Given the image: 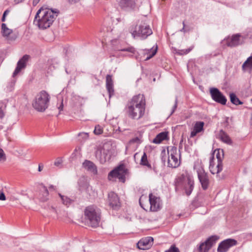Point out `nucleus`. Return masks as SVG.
I'll use <instances>...</instances> for the list:
<instances>
[{
    "mask_svg": "<svg viewBox=\"0 0 252 252\" xmlns=\"http://www.w3.org/2000/svg\"><path fill=\"white\" fill-rule=\"evenodd\" d=\"M146 100L143 94H139L133 96L128 102L126 109L128 116L132 119L138 120L145 113Z\"/></svg>",
    "mask_w": 252,
    "mask_h": 252,
    "instance_id": "obj_1",
    "label": "nucleus"
},
{
    "mask_svg": "<svg viewBox=\"0 0 252 252\" xmlns=\"http://www.w3.org/2000/svg\"><path fill=\"white\" fill-rule=\"evenodd\" d=\"M59 11L52 9L41 7L37 12L34 23L41 29H45L50 27L57 17Z\"/></svg>",
    "mask_w": 252,
    "mask_h": 252,
    "instance_id": "obj_2",
    "label": "nucleus"
},
{
    "mask_svg": "<svg viewBox=\"0 0 252 252\" xmlns=\"http://www.w3.org/2000/svg\"><path fill=\"white\" fill-rule=\"evenodd\" d=\"M85 219L88 224L91 227L98 226L100 220V212L96 207L90 206L87 207L84 212Z\"/></svg>",
    "mask_w": 252,
    "mask_h": 252,
    "instance_id": "obj_3",
    "label": "nucleus"
},
{
    "mask_svg": "<svg viewBox=\"0 0 252 252\" xmlns=\"http://www.w3.org/2000/svg\"><path fill=\"white\" fill-rule=\"evenodd\" d=\"M50 100V95L46 91H41L33 99L32 107L37 111L44 112L48 107Z\"/></svg>",
    "mask_w": 252,
    "mask_h": 252,
    "instance_id": "obj_4",
    "label": "nucleus"
},
{
    "mask_svg": "<svg viewBox=\"0 0 252 252\" xmlns=\"http://www.w3.org/2000/svg\"><path fill=\"white\" fill-rule=\"evenodd\" d=\"M29 55H24L17 63V66L13 73L12 78L11 80L8 83L6 88V91L11 92L14 89V86L16 83V79L14 78L15 76L17 75L21 70L25 68L26 66L27 63L29 59Z\"/></svg>",
    "mask_w": 252,
    "mask_h": 252,
    "instance_id": "obj_5",
    "label": "nucleus"
},
{
    "mask_svg": "<svg viewBox=\"0 0 252 252\" xmlns=\"http://www.w3.org/2000/svg\"><path fill=\"white\" fill-rule=\"evenodd\" d=\"M194 184L192 177L188 174H182L178 177L175 181L176 189H193Z\"/></svg>",
    "mask_w": 252,
    "mask_h": 252,
    "instance_id": "obj_6",
    "label": "nucleus"
},
{
    "mask_svg": "<svg viewBox=\"0 0 252 252\" xmlns=\"http://www.w3.org/2000/svg\"><path fill=\"white\" fill-rule=\"evenodd\" d=\"M177 147L173 146L167 150L168 159L167 166L171 168H177L181 163L180 154Z\"/></svg>",
    "mask_w": 252,
    "mask_h": 252,
    "instance_id": "obj_7",
    "label": "nucleus"
},
{
    "mask_svg": "<svg viewBox=\"0 0 252 252\" xmlns=\"http://www.w3.org/2000/svg\"><path fill=\"white\" fill-rule=\"evenodd\" d=\"M128 174V169L124 164H121L109 172L108 178L111 180L113 178H118L120 182L125 183L126 176Z\"/></svg>",
    "mask_w": 252,
    "mask_h": 252,
    "instance_id": "obj_8",
    "label": "nucleus"
},
{
    "mask_svg": "<svg viewBox=\"0 0 252 252\" xmlns=\"http://www.w3.org/2000/svg\"><path fill=\"white\" fill-rule=\"evenodd\" d=\"M152 33V30L150 26L144 23L135 27V30L132 32V35L134 38L139 37L142 39H145Z\"/></svg>",
    "mask_w": 252,
    "mask_h": 252,
    "instance_id": "obj_9",
    "label": "nucleus"
},
{
    "mask_svg": "<svg viewBox=\"0 0 252 252\" xmlns=\"http://www.w3.org/2000/svg\"><path fill=\"white\" fill-rule=\"evenodd\" d=\"M112 151L109 146H104L103 148H98L95 152L96 158L100 163L103 164L107 160H109L111 157Z\"/></svg>",
    "mask_w": 252,
    "mask_h": 252,
    "instance_id": "obj_10",
    "label": "nucleus"
},
{
    "mask_svg": "<svg viewBox=\"0 0 252 252\" xmlns=\"http://www.w3.org/2000/svg\"><path fill=\"white\" fill-rule=\"evenodd\" d=\"M210 92L213 100L222 105L226 104L227 99L218 89L216 88H211Z\"/></svg>",
    "mask_w": 252,
    "mask_h": 252,
    "instance_id": "obj_11",
    "label": "nucleus"
},
{
    "mask_svg": "<svg viewBox=\"0 0 252 252\" xmlns=\"http://www.w3.org/2000/svg\"><path fill=\"white\" fill-rule=\"evenodd\" d=\"M149 197L150 204V211L157 212L161 208L162 206V203L160 198L153 193H150Z\"/></svg>",
    "mask_w": 252,
    "mask_h": 252,
    "instance_id": "obj_12",
    "label": "nucleus"
},
{
    "mask_svg": "<svg viewBox=\"0 0 252 252\" xmlns=\"http://www.w3.org/2000/svg\"><path fill=\"white\" fill-rule=\"evenodd\" d=\"M108 203L109 206L113 209L117 210L121 207V203L118 195L113 191L108 193Z\"/></svg>",
    "mask_w": 252,
    "mask_h": 252,
    "instance_id": "obj_13",
    "label": "nucleus"
},
{
    "mask_svg": "<svg viewBox=\"0 0 252 252\" xmlns=\"http://www.w3.org/2000/svg\"><path fill=\"white\" fill-rule=\"evenodd\" d=\"M237 241L233 239H227L221 242L218 247V252H226L230 248L236 245Z\"/></svg>",
    "mask_w": 252,
    "mask_h": 252,
    "instance_id": "obj_14",
    "label": "nucleus"
},
{
    "mask_svg": "<svg viewBox=\"0 0 252 252\" xmlns=\"http://www.w3.org/2000/svg\"><path fill=\"white\" fill-rule=\"evenodd\" d=\"M154 242L152 237H146L140 239L137 243V248L140 250H145L150 249Z\"/></svg>",
    "mask_w": 252,
    "mask_h": 252,
    "instance_id": "obj_15",
    "label": "nucleus"
},
{
    "mask_svg": "<svg viewBox=\"0 0 252 252\" xmlns=\"http://www.w3.org/2000/svg\"><path fill=\"white\" fill-rule=\"evenodd\" d=\"M241 35L236 34L232 35L231 37H228L223 40V42L227 46L234 47L242 43L240 40Z\"/></svg>",
    "mask_w": 252,
    "mask_h": 252,
    "instance_id": "obj_16",
    "label": "nucleus"
},
{
    "mask_svg": "<svg viewBox=\"0 0 252 252\" xmlns=\"http://www.w3.org/2000/svg\"><path fill=\"white\" fill-rule=\"evenodd\" d=\"M214 157L213 155L210 158L209 169L212 174H218L222 170V162L218 163L216 166H215Z\"/></svg>",
    "mask_w": 252,
    "mask_h": 252,
    "instance_id": "obj_17",
    "label": "nucleus"
},
{
    "mask_svg": "<svg viewBox=\"0 0 252 252\" xmlns=\"http://www.w3.org/2000/svg\"><path fill=\"white\" fill-rule=\"evenodd\" d=\"M82 167L94 175L97 174L96 166L92 161L89 160H85L83 162Z\"/></svg>",
    "mask_w": 252,
    "mask_h": 252,
    "instance_id": "obj_18",
    "label": "nucleus"
},
{
    "mask_svg": "<svg viewBox=\"0 0 252 252\" xmlns=\"http://www.w3.org/2000/svg\"><path fill=\"white\" fill-rule=\"evenodd\" d=\"M119 6L123 9H133L135 6V0H118Z\"/></svg>",
    "mask_w": 252,
    "mask_h": 252,
    "instance_id": "obj_19",
    "label": "nucleus"
},
{
    "mask_svg": "<svg viewBox=\"0 0 252 252\" xmlns=\"http://www.w3.org/2000/svg\"><path fill=\"white\" fill-rule=\"evenodd\" d=\"M204 123L201 121H197L196 122L192 130L190 132V137L191 138L194 137L196 134L198 133H200L202 131H204Z\"/></svg>",
    "mask_w": 252,
    "mask_h": 252,
    "instance_id": "obj_20",
    "label": "nucleus"
},
{
    "mask_svg": "<svg viewBox=\"0 0 252 252\" xmlns=\"http://www.w3.org/2000/svg\"><path fill=\"white\" fill-rule=\"evenodd\" d=\"M219 239V237L216 235H213L208 238L205 242L201 244V249L204 245H206L205 250H209L213 245L217 242V240Z\"/></svg>",
    "mask_w": 252,
    "mask_h": 252,
    "instance_id": "obj_21",
    "label": "nucleus"
},
{
    "mask_svg": "<svg viewBox=\"0 0 252 252\" xmlns=\"http://www.w3.org/2000/svg\"><path fill=\"white\" fill-rule=\"evenodd\" d=\"M106 87L109 93V97H111L114 94L113 81L112 76L107 75L106 77Z\"/></svg>",
    "mask_w": 252,
    "mask_h": 252,
    "instance_id": "obj_22",
    "label": "nucleus"
},
{
    "mask_svg": "<svg viewBox=\"0 0 252 252\" xmlns=\"http://www.w3.org/2000/svg\"><path fill=\"white\" fill-rule=\"evenodd\" d=\"M197 175L203 189H207L209 184V179L207 174L204 172Z\"/></svg>",
    "mask_w": 252,
    "mask_h": 252,
    "instance_id": "obj_23",
    "label": "nucleus"
},
{
    "mask_svg": "<svg viewBox=\"0 0 252 252\" xmlns=\"http://www.w3.org/2000/svg\"><path fill=\"white\" fill-rule=\"evenodd\" d=\"M219 136L220 140L225 143L231 144L232 141L229 136L222 130H220Z\"/></svg>",
    "mask_w": 252,
    "mask_h": 252,
    "instance_id": "obj_24",
    "label": "nucleus"
},
{
    "mask_svg": "<svg viewBox=\"0 0 252 252\" xmlns=\"http://www.w3.org/2000/svg\"><path fill=\"white\" fill-rule=\"evenodd\" d=\"M167 137V133L166 132H160L157 135L156 138L153 140V142L156 144H159L161 141L165 140Z\"/></svg>",
    "mask_w": 252,
    "mask_h": 252,
    "instance_id": "obj_25",
    "label": "nucleus"
},
{
    "mask_svg": "<svg viewBox=\"0 0 252 252\" xmlns=\"http://www.w3.org/2000/svg\"><path fill=\"white\" fill-rule=\"evenodd\" d=\"M193 168L196 170L197 175L199 174L200 173L205 172L204 168L202 165L201 161L199 160L194 162Z\"/></svg>",
    "mask_w": 252,
    "mask_h": 252,
    "instance_id": "obj_26",
    "label": "nucleus"
},
{
    "mask_svg": "<svg viewBox=\"0 0 252 252\" xmlns=\"http://www.w3.org/2000/svg\"><path fill=\"white\" fill-rule=\"evenodd\" d=\"M49 192L48 190H40L38 198L43 202L46 201L48 199Z\"/></svg>",
    "mask_w": 252,
    "mask_h": 252,
    "instance_id": "obj_27",
    "label": "nucleus"
},
{
    "mask_svg": "<svg viewBox=\"0 0 252 252\" xmlns=\"http://www.w3.org/2000/svg\"><path fill=\"white\" fill-rule=\"evenodd\" d=\"M242 67L243 70H246L247 68H252V55L243 63Z\"/></svg>",
    "mask_w": 252,
    "mask_h": 252,
    "instance_id": "obj_28",
    "label": "nucleus"
},
{
    "mask_svg": "<svg viewBox=\"0 0 252 252\" xmlns=\"http://www.w3.org/2000/svg\"><path fill=\"white\" fill-rule=\"evenodd\" d=\"M12 32V30L8 28L5 24L1 25V33L3 36L7 37Z\"/></svg>",
    "mask_w": 252,
    "mask_h": 252,
    "instance_id": "obj_29",
    "label": "nucleus"
},
{
    "mask_svg": "<svg viewBox=\"0 0 252 252\" xmlns=\"http://www.w3.org/2000/svg\"><path fill=\"white\" fill-rule=\"evenodd\" d=\"M140 164L144 166H146L148 167L149 168H152L151 165L149 163L148 161L147 154L145 152L144 153L143 156L141 157V159L140 160Z\"/></svg>",
    "mask_w": 252,
    "mask_h": 252,
    "instance_id": "obj_30",
    "label": "nucleus"
},
{
    "mask_svg": "<svg viewBox=\"0 0 252 252\" xmlns=\"http://www.w3.org/2000/svg\"><path fill=\"white\" fill-rule=\"evenodd\" d=\"M230 98L231 102L236 105L242 104L243 103L242 102H241L233 93L230 94Z\"/></svg>",
    "mask_w": 252,
    "mask_h": 252,
    "instance_id": "obj_31",
    "label": "nucleus"
},
{
    "mask_svg": "<svg viewBox=\"0 0 252 252\" xmlns=\"http://www.w3.org/2000/svg\"><path fill=\"white\" fill-rule=\"evenodd\" d=\"M158 47L156 46L155 49L152 48L150 50H148L147 51L148 52V54H149V56H147L145 59L146 61L149 60L151 58H152L153 56H154L157 51Z\"/></svg>",
    "mask_w": 252,
    "mask_h": 252,
    "instance_id": "obj_32",
    "label": "nucleus"
},
{
    "mask_svg": "<svg viewBox=\"0 0 252 252\" xmlns=\"http://www.w3.org/2000/svg\"><path fill=\"white\" fill-rule=\"evenodd\" d=\"M59 195L60 196L62 200L63 203L65 205H68L70 204L72 202V200L68 198V197L64 195H62L61 194H59Z\"/></svg>",
    "mask_w": 252,
    "mask_h": 252,
    "instance_id": "obj_33",
    "label": "nucleus"
},
{
    "mask_svg": "<svg viewBox=\"0 0 252 252\" xmlns=\"http://www.w3.org/2000/svg\"><path fill=\"white\" fill-rule=\"evenodd\" d=\"M86 181V178L85 177H82L79 179L78 184L80 185L81 187L88 188Z\"/></svg>",
    "mask_w": 252,
    "mask_h": 252,
    "instance_id": "obj_34",
    "label": "nucleus"
},
{
    "mask_svg": "<svg viewBox=\"0 0 252 252\" xmlns=\"http://www.w3.org/2000/svg\"><path fill=\"white\" fill-rule=\"evenodd\" d=\"M102 132H103L102 128L100 126L97 125L95 126V128H94V132L95 134L99 135V134H101L102 133Z\"/></svg>",
    "mask_w": 252,
    "mask_h": 252,
    "instance_id": "obj_35",
    "label": "nucleus"
},
{
    "mask_svg": "<svg viewBox=\"0 0 252 252\" xmlns=\"http://www.w3.org/2000/svg\"><path fill=\"white\" fill-rule=\"evenodd\" d=\"M63 161L62 158H58L54 162V165L58 167L61 168Z\"/></svg>",
    "mask_w": 252,
    "mask_h": 252,
    "instance_id": "obj_36",
    "label": "nucleus"
},
{
    "mask_svg": "<svg viewBox=\"0 0 252 252\" xmlns=\"http://www.w3.org/2000/svg\"><path fill=\"white\" fill-rule=\"evenodd\" d=\"M6 159V155L3 150L0 148V161L4 162Z\"/></svg>",
    "mask_w": 252,
    "mask_h": 252,
    "instance_id": "obj_37",
    "label": "nucleus"
},
{
    "mask_svg": "<svg viewBox=\"0 0 252 252\" xmlns=\"http://www.w3.org/2000/svg\"><path fill=\"white\" fill-rule=\"evenodd\" d=\"M223 156V154L222 150H221L220 152V151H218L217 154L216 155V157L218 159V163L222 162V157Z\"/></svg>",
    "mask_w": 252,
    "mask_h": 252,
    "instance_id": "obj_38",
    "label": "nucleus"
},
{
    "mask_svg": "<svg viewBox=\"0 0 252 252\" xmlns=\"http://www.w3.org/2000/svg\"><path fill=\"white\" fill-rule=\"evenodd\" d=\"M119 51H126L130 53H133L135 51V49L134 48L132 47H129L127 48H122L119 49Z\"/></svg>",
    "mask_w": 252,
    "mask_h": 252,
    "instance_id": "obj_39",
    "label": "nucleus"
},
{
    "mask_svg": "<svg viewBox=\"0 0 252 252\" xmlns=\"http://www.w3.org/2000/svg\"><path fill=\"white\" fill-rule=\"evenodd\" d=\"M5 114V107L0 106V119H3Z\"/></svg>",
    "mask_w": 252,
    "mask_h": 252,
    "instance_id": "obj_40",
    "label": "nucleus"
},
{
    "mask_svg": "<svg viewBox=\"0 0 252 252\" xmlns=\"http://www.w3.org/2000/svg\"><path fill=\"white\" fill-rule=\"evenodd\" d=\"M165 252H180V251L178 248L176 247L175 246H172L167 251H166Z\"/></svg>",
    "mask_w": 252,
    "mask_h": 252,
    "instance_id": "obj_41",
    "label": "nucleus"
},
{
    "mask_svg": "<svg viewBox=\"0 0 252 252\" xmlns=\"http://www.w3.org/2000/svg\"><path fill=\"white\" fill-rule=\"evenodd\" d=\"M38 188H43L44 189H47V188H49V189H52L54 188L53 185H50L49 186H45L43 184L41 183L39 184L38 186L37 187Z\"/></svg>",
    "mask_w": 252,
    "mask_h": 252,
    "instance_id": "obj_42",
    "label": "nucleus"
},
{
    "mask_svg": "<svg viewBox=\"0 0 252 252\" xmlns=\"http://www.w3.org/2000/svg\"><path fill=\"white\" fill-rule=\"evenodd\" d=\"M177 103H178L177 98H176L175 104H174V105L173 106V108H172V110L170 115H172L175 112V110L176 109V108L177 107Z\"/></svg>",
    "mask_w": 252,
    "mask_h": 252,
    "instance_id": "obj_43",
    "label": "nucleus"
},
{
    "mask_svg": "<svg viewBox=\"0 0 252 252\" xmlns=\"http://www.w3.org/2000/svg\"><path fill=\"white\" fill-rule=\"evenodd\" d=\"M133 143L139 144L140 143L139 138L138 137H135L130 140L129 143Z\"/></svg>",
    "mask_w": 252,
    "mask_h": 252,
    "instance_id": "obj_44",
    "label": "nucleus"
},
{
    "mask_svg": "<svg viewBox=\"0 0 252 252\" xmlns=\"http://www.w3.org/2000/svg\"><path fill=\"white\" fill-rule=\"evenodd\" d=\"M9 12V10H6L4 12V13H3V15H2V18H1V21H2V22H4V21H5V17H6V16L8 14Z\"/></svg>",
    "mask_w": 252,
    "mask_h": 252,
    "instance_id": "obj_45",
    "label": "nucleus"
},
{
    "mask_svg": "<svg viewBox=\"0 0 252 252\" xmlns=\"http://www.w3.org/2000/svg\"><path fill=\"white\" fill-rule=\"evenodd\" d=\"M205 248H206V245H204L201 249V244H200L199 246L198 250H199V252H208L209 250L206 251Z\"/></svg>",
    "mask_w": 252,
    "mask_h": 252,
    "instance_id": "obj_46",
    "label": "nucleus"
},
{
    "mask_svg": "<svg viewBox=\"0 0 252 252\" xmlns=\"http://www.w3.org/2000/svg\"><path fill=\"white\" fill-rule=\"evenodd\" d=\"M161 160L162 162H165L166 160V157L165 155V152L164 151L161 153Z\"/></svg>",
    "mask_w": 252,
    "mask_h": 252,
    "instance_id": "obj_47",
    "label": "nucleus"
},
{
    "mask_svg": "<svg viewBox=\"0 0 252 252\" xmlns=\"http://www.w3.org/2000/svg\"><path fill=\"white\" fill-rule=\"evenodd\" d=\"M6 199L5 194L3 191H0V200H5Z\"/></svg>",
    "mask_w": 252,
    "mask_h": 252,
    "instance_id": "obj_48",
    "label": "nucleus"
},
{
    "mask_svg": "<svg viewBox=\"0 0 252 252\" xmlns=\"http://www.w3.org/2000/svg\"><path fill=\"white\" fill-rule=\"evenodd\" d=\"M139 203H140V205L141 207L143 209H144L145 210H147V208L148 207H146V206H144V205H143V204H142V202H141V198L139 199Z\"/></svg>",
    "mask_w": 252,
    "mask_h": 252,
    "instance_id": "obj_49",
    "label": "nucleus"
},
{
    "mask_svg": "<svg viewBox=\"0 0 252 252\" xmlns=\"http://www.w3.org/2000/svg\"><path fill=\"white\" fill-rule=\"evenodd\" d=\"M40 0H32V5L33 6H36Z\"/></svg>",
    "mask_w": 252,
    "mask_h": 252,
    "instance_id": "obj_50",
    "label": "nucleus"
},
{
    "mask_svg": "<svg viewBox=\"0 0 252 252\" xmlns=\"http://www.w3.org/2000/svg\"><path fill=\"white\" fill-rule=\"evenodd\" d=\"M192 190H186V193L187 196H189L191 193Z\"/></svg>",
    "mask_w": 252,
    "mask_h": 252,
    "instance_id": "obj_51",
    "label": "nucleus"
},
{
    "mask_svg": "<svg viewBox=\"0 0 252 252\" xmlns=\"http://www.w3.org/2000/svg\"><path fill=\"white\" fill-rule=\"evenodd\" d=\"M183 28L180 30L181 32H186V30H185V22H183Z\"/></svg>",
    "mask_w": 252,
    "mask_h": 252,
    "instance_id": "obj_52",
    "label": "nucleus"
},
{
    "mask_svg": "<svg viewBox=\"0 0 252 252\" xmlns=\"http://www.w3.org/2000/svg\"><path fill=\"white\" fill-rule=\"evenodd\" d=\"M58 109H59L60 111L63 110V102H62L61 104H60V106L59 107Z\"/></svg>",
    "mask_w": 252,
    "mask_h": 252,
    "instance_id": "obj_53",
    "label": "nucleus"
},
{
    "mask_svg": "<svg viewBox=\"0 0 252 252\" xmlns=\"http://www.w3.org/2000/svg\"><path fill=\"white\" fill-rule=\"evenodd\" d=\"M24 0H14L16 4H18L23 1Z\"/></svg>",
    "mask_w": 252,
    "mask_h": 252,
    "instance_id": "obj_54",
    "label": "nucleus"
},
{
    "mask_svg": "<svg viewBox=\"0 0 252 252\" xmlns=\"http://www.w3.org/2000/svg\"><path fill=\"white\" fill-rule=\"evenodd\" d=\"M191 50V49H186L185 51L184 52V54H188L189 53L190 51Z\"/></svg>",
    "mask_w": 252,
    "mask_h": 252,
    "instance_id": "obj_55",
    "label": "nucleus"
},
{
    "mask_svg": "<svg viewBox=\"0 0 252 252\" xmlns=\"http://www.w3.org/2000/svg\"><path fill=\"white\" fill-rule=\"evenodd\" d=\"M42 167L41 166H40V165H39V166H38V171H40L42 170Z\"/></svg>",
    "mask_w": 252,
    "mask_h": 252,
    "instance_id": "obj_56",
    "label": "nucleus"
}]
</instances>
